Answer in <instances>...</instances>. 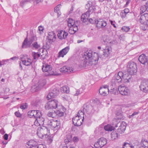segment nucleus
Returning a JSON list of instances; mask_svg holds the SVG:
<instances>
[{
  "label": "nucleus",
  "mask_w": 148,
  "mask_h": 148,
  "mask_svg": "<svg viewBox=\"0 0 148 148\" xmlns=\"http://www.w3.org/2000/svg\"><path fill=\"white\" fill-rule=\"evenodd\" d=\"M111 52V48L108 47H105L103 54L100 56L98 53L93 52L91 50H87L84 53L83 55V58H84V64L85 66H92L93 65H95L98 63L99 59L101 60L106 59Z\"/></svg>",
  "instance_id": "nucleus-1"
},
{
  "label": "nucleus",
  "mask_w": 148,
  "mask_h": 148,
  "mask_svg": "<svg viewBox=\"0 0 148 148\" xmlns=\"http://www.w3.org/2000/svg\"><path fill=\"white\" fill-rule=\"evenodd\" d=\"M28 34H27L26 37L25 39L23 42L22 46H31V45L32 43V46H40V45L38 44L36 42L37 38L34 36H29V38H28Z\"/></svg>",
  "instance_id": "nucleus-2"
},
{
  "label": "nucleus",
  "mask_w": 148,
  "mask_h": 148,
  "mask_svg": "<svg viewBox=\"0 0 148 148\" xmlns=\"http://www.w3.org/2000/svg\"><path fill=\"white\" fill-rule=\"evenodd\" d=\"M84 114V112L82 111H79L77 113V114L75 117H74L72 119L73 123L74 125L76 126H80L82 124L84 119V116L83 117V119H82L81 115Z\"/></svg>",
  "instance_id": "nucleus-3"
},
{
  "label": "nucleus",
  "mask_w": 148,
  "mask_h": 148,
  "mask_svg": "<svg viewBox=\"0 0 148 148\" xmlns=\"http://www.w3.org/2000/svg\"><path fill=\"white\" fill-rule=\"evenodd\" d=\"M128 72L131 75H135L137 72V65L134 62H128L127 66Z\"/></svg>",
  "instance_id": "nucleus-4"
},
{
  "label": "nucleus",
  "mask_w": 148,
  "mask_h": 148,
  "mask_svg": "<svg viewBox=\"0 0 148 148\" xmlns=\"http://www.w3.org/2000/svg\"><path fill=\"white\" fill-rule=\"evenodd\" d=\"M139 21L141 23L144 25L143 30L148 29V13H145L140 15Z\"/></svg>",
  "instance_id": "nucleus-5"
},
{
  "label": "nucleus",
  "mask_w": 148,
  "mask_h": 148,
  "mask_svg": "<svg viewBox=\"0 0 148 148\" xmlns=\"http://www.w3.org/2000/svg\"><path fill=\"white\" fill-rule=\"evenodd\" d=\"M48 131L49 130L46 127H39L37 129V134L40 138H42L47 134Z\"/></svg>",
  "instance_id": "nucleus-6"
},
{
  "label": "nucleus",
  "mask_w": 148,
  "mask_h": 148,
  "mask_svg": "<svg viewBox=\"0 0 148 148\" xmlns=\"http://www.w3.org/2000/svg\"><path fill=\"white\" fill-rule=\"evenodd\" d=\"M51 66L46 63L43 64L42 67V70L43 72L47 73L46 76L54 75V72L52 70Z\"/></svg>",
  "instance_id": "nucleus-7"
},
{
  "label": "nucleus",
  "mask_w": 148,
  "mask_h": 148,
  "mask_svg": "<svg viewBox=\"0 0 148 148\" xmlns=\"http://www.w3.org/2000/svg\"><path fill=\"white\" fill-rule=\"evenodd\" d=\"M121 73V76H120L121 77V82L126 83H128L130 82L131 77V75H130L129 73H123L122 71H119L118 73Z\"/></svg>",
  "instance_id": "nucleus-8"
},
{
  "label": "nucleus",
  "mask_w": 148,
  "mask_h": 148,
  "mask_svg": "<svg viewBox=\"0 0 148 148\" xmlns=\"http://www.w3.org/2000/svg\"><path fill=\"white\" fill-rule=\"evenodd\" d=\"M107 143V140L105 138L101 137L95 143L94 146L96 148H101Z\"/></svg>",
  "instance_id": "nucleus-9"
},
{
  "label": "nucleus",
  "mask_w": 148,
  "mask_h": 148,
  "mask_svg": "<svg viewBox=\"0 0 148 148\" xmlns=\"http://www.w3.org/2000/svg\"><path fill=\"white\" fill-rule=\"evenodd\" d=\"M95 3L91 1H88L87 3L85 6L86 9H88V11L90 12L91 14L95 10Z\"/></svg>",
  "instance_id": "nucleus-10"
},
{
  "label": "nucleus",
  "mask_w": 148,
  "mask_h": 148,
  "mask_svg": "<svg viewBox=\"0 0 148 148\" xmlns=\"http://www.w3.org/2000/svg\"><path fill=\"white\" fill-rule=\"evenodd\" d=\"M49 124L51 126V128L54 130H58L60 127V123L59 121H50Z\"/></svg>",
  "instance_id": "nucleus-11"
},
{
  "label": "nucleus",
  "mask_w": 148,
  "mask_h": 148,
  "mask_svg": "<svg viewBox=\"0 0 148 148\" xmlns=\"http://www.w3.org/2000/svg\"><path fill=\"white\" fill-rule=\"evenodd\" d=\"M121 73L115 74L114 77L112 79L111 82L112 85H115L121 83V77L120 76H121Z\"/></svg>",
  "instance_id": "nucleus-12"
},
{
  "label": "nucleus",
  "mask_w": 148,
  "mask_h": 148,
  "mask_svg": "<svg viewBox=\"0 0 148 148\" xmlns=\"http://www.w3.org/2000/svg\"><path fill=\"white\" fill-rule=\"evenodd\" d=\"M139 87L141 90L145 92H148V80H143Z\"/></svg>",
  "instance_id": "nucleus-13"
},
{
  "label": "nucleus",
  "mask_w": 148,
  "mask_h": 148,
  "mask_svg": "<svg viewBox=\"0 0 148 148\" xmlns=\"http://www.w3.org/2000/svg\"><path fill=\"white\" fill-rule=\"evenodd\" d=\"M118 90L120 94L123 95H128L130 93V91L128 88L121 85L118 87Z\"/></svg>",
  "instance_id": "nucleus-14"
},
{
  "label": "nucleus",
  "mask_w": 148,
  "mask_h": 148,
  "mask_svg": "<svg viewBox=\"0 0 148 148\" xmlns=\"http://www.w3.org/2000/svg\"><path fill=\"white\" fill-rule=\"evenodd\" d=\"M48 36H47V40L46 43L47 45H49V44H48L47 42H48L49 44H51L55 41L56 39V35L55 33L52 31L49 32L48 34Z\"/></svg>",
  "instance_id": "nucleus-15"
},
{
  "label": "nucleus",
  "mask_w": 148,
  "mask_h": 148,
  "mask_svg": "<svg viewBox=\"0 0 148 148\" xmlns=\"http://www.w3.org/2000/svg\"><path fill=\"white\" fill-rule=\"evenodd\" d=\"M114 122L112 124V126L108 124L105 125L104 127V129L106 131H111L114 129V127H116L118 126V123L116 119L114 120Z\"/></svg>",
  "instance_id": "nucleus-16"
},
{
  "label": "nucleus",
  "mask_w": 148,
  "mask_h": 148,
  "mask_svg": "<svg viewBox=\"0 0 148 148\" xmlns=\"http://www.w3.org/2000/svg\"><path fill=\"white\" fill-rule=\"evenodd\" d=\"M59 91L56 88H54L51 92H49L47 96L48 100L52 99L55 98L59 94Z\"/></svg>",
  "instance_id": "nucleus-17"
},
{
  "label": "nucleus",
  "mask_w": 148,
  "mask_h": 148,
  "mask_svg": "<svg viewBox=\"0 0 148 148\" xmlns=\"http://www.w3.org/2000/svg\"><path fill=\"white\" fill-rule=\"evenodd\" d=\"M109 91L108 86L106 85L100 87L99 92L100 95L105 96L108 94Z\"/></svg>",
  "instance_id": "nucleus-18"
},
{
  "label": "nucleus",
  "mask_w": 148,
  "mask_h": 148,
  "mask_svg": "<svg viewBox=\"0 0 148 148\" xmlns=\"http://www.w3.org/2000/svg\"><path fill=\"white\" fill-rule=\"evenodd\" d=\"M97 27L98 28H102L106 26L107 22L101 19H99L97 20L96 23Z\"/></svg>",
  "instance_id": "nucleus-19"
},
{
  "label": "nucleus",
  "mask_w": 148,
  "mask_h": 148,
  "mask_svg": "<svg viewBox=\"0 0 148 148\" xmlns=\"http://www.w3.org/2000/svg\"><path fill=\"white\" fill-rule=\"evenodd\" d=\"M138 60L142 64L147 65V63H148V57L145 54H142L139 56Z\"/></svg>",
  "instance_id": "nucleus-20"
},
{
  "label": "nucleus",
  "mask_w": 148,
  "mask_h": 148,
  "mask_svg": "<svg viewBox=\"0 0 148 148\" xmlns=\"http://www.w3.org/2000/svg\"><path fill=\"white\" fill-rule=\"evenodd\" d=\"M68 35L67 32L65 31L60 30L58 32V36L59 39L63 40L65 39Z\"/></svg>",
  "instance_id": "nucleus-21"
},
{
  "label": "nucleus",
  "mask_w": 148,
  "mask_h": 148,
  "mask_svg": "<svg viewBox=\"0 0 148 148\" xmlns=\"http://www.w3.org/2000/svg\"><path fill=\"white\" fill-rule=\"evenodd\" d=\"M141 146L138 145L131 146V148H148V142L147 141H141L140 142Z\"/></svg>",
  "instance_id": "nucleus-22"
},
{
  "label": "nucleus",
  "mask_w": 148,
  "mask_h": 148,
  "mask_svg": "<svg viewBox=\"0 0 148 148\" xmlns=\"http://www.w3.org/2000/svg\"><path fill=\"white\" fill-rule=\"evenodd\" d=\"M25 56H23L21 57V60L23 64L26 66L30 65L32 63V60L30 59H25Z\"/></svg>",
  "instance_id": "nucleus-23"
},
{
  "label": "nucleus",
  "mask_w": 148,
  "mask_h": 148,
  "mask_svg": "<svg viewBox=\"0 0 148 148\" xmlns=\"http://www.w3.org/2000/svg\"><path fill=\"white\" fill-rule=\"evenodd\" d=\"M126 128V125L125 122L121 123L119 127L117 129V132L120 134L124 133Z\"/></svg>",
  "instance_id": "nucleus-24"
},
{
  "label": "nucleus",
  "mask_w": 148,
  "mask_h": 148,
  "mask_svg": "<svg viewBox=\"0 0 148 148\" xmlns=\"http://www.w3.org/2000/svg\"><path fill=\"white\" fill-rule=\"evenodd\" d=\"M60 71L62 73H69L73 71V70L71 68L67 66H64L62 68H61L60 69Z\"/></svg>",
  "instance_id": "nucleus-25"
},
{
  "label": "nucleus",
  "mask_w": 148,
  "mask_h": 148,
  "mask_svg": "<svg viewBox=\"0 0 148 148\" xmlns=\"http://www.w3.org/2000/svg\"><path fill=\"white\" fill-rule=\"evenodd\" d=\"M90 13V12L87 11L82 15L81 19L83 22H85L88 20V18L89 17Z\"/></svg>",
  "instance_id": "nucleus-26"
},
{
  "label": "nucleus",
  "mask_w": 148,
  "mask_h": 148,
  "mask_svg": "<svg viewBox=\"0 0 148 148\" xmlns=\"http://www.w3.org/2000/svg\"><path fill=\"white\" fill-rule=\"evenodd\" d=\"M92 109V106L90 105L85 104L83 105V110L84 112H86L88 114H89L91 112Z\"/></svg>",
  "instance_id": "nucleus-27"
},
{
  "label": "nucleus",
  "mask_w": 148,
  "mask_h": 148,
  "mask_svg": "<svg viewBox=\"0 0 148 148\" xmlns=\"http://www.w3.org/2000/svg\"><path fill=\"white\" fill-rule=\"evenodd\" d=\"M69 49V47H66L59 52V56L60 57H63L67 53Z\"/></svg>",
  "instance_id": "nucleus-28"
},
{
  "label": "nucleus",
  "mask_w": 148,
  "mask_h": 148,
  "mask_svg": "<svg viewBox=\"0 0 148 148\" xmlns=\"http://www.w3.org/2000/svg\"><path fill=\"white\" fill-rule=\"evenodd\" d=\"M70 27V29L69 30V32L71 34H74L78 30V27L75 24Z\"/></svg>",
  "instance_id": "nucleus-29"
},
{
  "label": "nucleus",
  "mask_w": 148,
  "mask_h": 148,
  "mask_svg": "<svg viewBox=\"0 0 148 148\" xmlns=\"http://www.w3.org/2000/svg\"><path fill=\"white\" fill-rule=\"evenodd\" d=\"M102 40L104 42V45H107L108 43H111L110 37L107 36H103L102 38Z\"/></svg>",
  "instance_id": "nucleus-30"
},
{
  "label": "nucleus",
  "mask_w": 148,
  "mask_h": 148,
  "mask_svg": "<svg viewBox=\"0 0 148 148\" xmlns=\"http://www.w3.org/2000/svg\"><path fill=\"white\" fill-rule=\"evenodd\" d=\"M46 81L45 80H40L38 82V86L36 87V90L38 89V87L40 88V89L41 88L44 86L46 84Z\"/></svg>",
  "instance_id": "nucleus-31"
},
{
  "label": "nucleus",
  "mask_w": 148,
  "mask_h": 148,
  "mask_svg": "<svg viewBox=\"0 0 148 148\" xmlns=\"http://www.w3.org/2000/svg\"><path fill=\"white\" fill-rule=\"evenodd\" d=\"M61 92L62 93H68L69 92V88L67 86H63L60 88Z\"/></svg>",
  "instance_id": "nucleus-32"
},
{
  "label": "nucleus",
  "mask_w": 148,
  "mask_h": 148,
  "mask_svg": "<svg viewBox=\"0 0 148 148\" xmlns=\"http://www.w3.org/2000/svg\"><path fill=\"white\" fill-rule=\"evenodd\" d=\"M120 134L117 132H112L111 134L112 138L113 140L116 139L119 136Z\"/></svg>",
  "instance_id": "nucleus-33"
},
{
  "label": "nucleus",
  "mask_w": 148,
  "mask_h": 148,
  "mask_svg": "<svg viewBox=\"0 0 148 148\" xmlns=\"http://www.w3.org/2000/svg\"><path fill=\"white\" fill-rule=\"evenodd\" d=\"M40 54L38 53L32 52V55L34 62L36 61L38 59V58L40 57Z\"/></svg>",
  "instance_id": "nucleus-34"
},
{
  "label": "nucleus",
  "mask_w": 148,
  "mask_h": 148,
  "mask_svg": "<svg viewBox=\"0 0 148 148\" xmlns=\"http://www.w3.org/2000/svg\"><path fill=\"white\" fill-rule=\"evenodd\" d=\"M51 103L53 106L54 107V109H56L58 107V101L55 99L51 100L49 101Z\"/></svg>",
  "instance_id": "nucleus-35"
},
{
  "label": "nucleus",
  "mask_w": 148,
  "mask_h": 148,
  "mask_svg": "<svg viewBox=\"0 0 148 148\" xmlns=\"http://www.w3.org/2000/svg\"><path fill=\"white\" fill-rule=\"evenodd\" d=\"M54 107L52 106L50 101L47 103L45 106V108L46 110L54 109Z\"/></svg>",
  "instance_id": "nucleus-36"
},
{
  "label": "nucleus",
  "mask_w": 148,
  "mask_h": 148,
  "mask_svg": "<svg viewBox=\"0 0 148 148\" xmlns=\"http://www.w3.org/2000/svg\"><path fill=\"white\" fill-rule=\"evenodd\" d=\"M27 144L29 145L32 146V147H34L36 146L37 145V143L34 140H30L27 143Z\"/></svg>",
  "instance_id": "nucleus-37"
},
{
  "label": "nucleus",
  "mask_w": 148,
  "mask_h": 148,
  "mask_svg": "<svg viewBox=\"0 0 148 148\" xmlns=\"http://www.w3.org/2000/svg\"><path fill=\"white\" fill-rule=\"evenodd\" d=\"M75 24V21L72 18H69L68 21V25L69 27H71L73 26Z\"/></svg>",
  "instance_id": "nucleus-38"
},
{
  "label": "nucleus",
  "mask_w": 148,
  "mask_h": 148,
  "mask_svg": "<svg viewBox=\"0 0 148 148\" xmlns=\"http://www.w3.org/2000/svg\"><path fill=\"white\" fill-rule=\"evenodd\" d=\"M47 116L49 117L55 118L56 117V111L54 112H49L47 114Z\"/></svg>",
  "instance_id": "nucleus-39"
},
{
  "label": "nucleus",
  "mask_w": 148,
  "mask_h": 148,
  "mask_svg": "<svg viewBox=\"0 0 148 148\" xmlns=\"http://www.w3.org/2000/svg\"><path fill=\"white\" fill-rule=\"evenodd\" d=\"M36 120L38 121L39 124L40 125H43L44 123L45 119L42 116L38 117L36 119Z\"/></svg>",
  "instance_id": "nucleus-40"
},
{
  "label": "nucleus",
  "mask_w": 148,
  "mask_h": 148,
  "mask_svg": "<svg viewBox=\"0 0 148 148\" xmlns=\"http://www.w3.org/2000/svg\"><path fill=\"white\" fill-rule=\"evenodd\" d=\"M36 110H31L29 111L28 112V114L29 116H30V117H34L35 116L36 114Z\"/></svg>",
  "instance_id": "nucleus-41"
},
{
  "label": "nucleus",
  "mask_w": 148,
  "mask_h": 148,
  "mask_svg": "<svg viewBox=\"0 0 148 148\" xmlns=\"http://www.w3.org/2000/svg\"><path fill=\"white\" fill-rule=\"evenodd\" d=\"M147 8L144 5L142 6L141 7L140 10V13L141 14L145 12L146 10H147Z\"/></svg>",
  "instance_id": "nucleus-42"
},
{
  "label": "nucleus",
  "mask_w": 148,
  "mask_h": 148,
  "mask_svg": "<svg viewBox=\"0 0 148 148\" xmlns=\"http://www.w3.org/2000/svg\"><path fill=\"white\" fill-rule=\"evenodd\" d=\"M36 114L34 116V118L35 119L38 118V117H41L42 116V114H41V112L40 111L38 110L36 111Z\"/></svg>",
  "instance_id": "nucleus-43"
},
{
  "label": "nucleus",
  "mask_w": 148,
  "mask_h": 148,
  "mask_svg": "<svg viewBox=\"0 0 148 148\" xmlns=\"http://www.w3.org/2000/svg\"><path fill=\"white\" fill-rule=\"evenodd\" d=\"M56 116H57L58 117H61L64 115V112L60 111V110L56 111Z\"/></svg>",
  "instance_id": "nucleus-44"
},
{
  "label": "nucleus",
  "mask_w": 148,
  "mask_h": 148,
  "mask_svg": "<svg viewBox=\"0 0 148 148\" xmlns=\"http://www.w3.org/2000/svg\"><path fill=\"white\" fill-rule=\"evenodd\" d=\"M64 143L66 145V147H67V145H71L72 143H73L71 141H69L68 139L66 138L64 140Z\"/></svg>",
  "instance_id": "nucleus-45"
},
{
  "label": "nucleus",
  "mask_w": 148,
  "mask_h": 148,
  "mask_svg": "<svg viewBox=\"0 0 148 148\" xmlns=\"http://www.w3.org/2000/svg\"><path fill=\"white\" fill-rule=\"evenodd\" d=\"M89 21L92 24H96L97 20L95 18H90L89 20Z\"/></svg>",
  "instance_id": "nucleus-46"
},
{
  "label": "nucleus",
  "mask_w": 148,
  "mask_h": 148,
  "mask_svg": "<svg viewBox=\"0 0 148 148\" xmlns=\"http://www.w3.org/2000/svg\"><path fill=\"white\" fill-rule=\"evenodd\" d=\"M66 138L69 141L72 142V135L71 134L69 133L66 135Z\"/></svg>",
  "instance_id": "nucleus-47"
},
{
  "label": "nucleus",
  "mask_w": 148,
  "mask_h": 148,
  "mask_svg": "<svg viewBox=\"0 0 148 148\" xmlns=\"http://www.w3.org/2000/svg\"><path fill=\"white\" fill-rule=\"evenodd\" d=\"M40 100L39 99L36 100L34 103H32V105L33 106H37V105H39L40 103Z\"/></svg>",
  "instance_id": "nucleus-48"
},
{
  "label": "nucleus",
  "mask_w": 148,
  "mask_h": 148,
  "mask_svg": "<svg viewBox=\"0 0 148 148\" xmlns=\"http://www.w3.org/2000/svg\"><path fill=\"white\" fill-rule=\"evenodd\" d=\"M130 28L129 27L123 26V27L121 28V29L125 32H127L129 31L130 30Z\"/></svg>",
  "instance_id": "nucleus-49"
},
{
  "label": "nucleus",
  "mask_w": 148,
  "mask_h": 148,
  "mask_svg": "<svg viewBox=\"0 0 148 148\" xmlns=\"http://www.w3.org/2000/svg\"><path fill=\"white\" fill-rule=\"evenodd\" d=\"M119 39L123 41L125 40V36L123 34H121L118 36Z\"/></svg>",
  "instance_id": "nucleus-50"
},
{
  "label": "nucleus",
  "mask_w": 148,
  "mask_h": 148,
  "mask_svg": "<svg viewBox=\"0 0 148 148\" xmlns=\"http://www.w3.org/2000/svg\"><path fill=\"white\" fill-rule=\"evenodd\" d=\"M27 104L26 103H25L24 105H22L20 106V108L23 110H24L25 108H27Z\"/></svg>",
  "instance_id": "nucleus-51"
},
{
  "label": "nucleus",
  "mask_w": 148,
  "mask_h": 148,
  "mask_svg": "<svg viewBox=\"0 0 148 148\" xmlns=\"http://www.w3.org/2000/svg\"><path fill=\"white\" fill-rule=\"evenodd\" d=\"M79 140V139L78 137L76 136H75L73 138V141L74 143H76Z\"/></svg>",
  "instance_id": "nucleus-52"
},
{
  "label": "nucleus",
  "mask_w": 148,
  "mask_h": 148,
  "mask_svg": "<svg viewBox=\"0 0 148 148\" xmlns=\"http://www.w3.org/2000/svg\"><path fill=\"white\" fill-rule=\"evenodd\" d=\"M40 51L42 52L43 53H45V55L47 53L46 49L43 48L40 49Z\"/></svg>",
  "instance_id": "nucleus-53"
},
{
  "label": "nucleus",
  "mask_w": 148,
  "mask_h": 148,
  "mask_svg": "<svg viewBox=\"0 0 148 148\" xmlns=\"http://www.w3.org/2000/svg\"><path fill=\"white\" fill-rule=\"evenodd\" d=\"M28 2V0H22L20 3L21 5L23 7L24 5L26 4Z\"/></svg>",
  "instance_id": "nucleus-54"
},
{
  "label": "nucleus",
  "mask_w": 148,
  "mask_h": 148,
  "mask_svg": "<svg viewBox=\"0 0 148 148\" xmlns=\"http://www.w3.org/2000/svg\"><path fill=\"white\" fill-rule=\"evenodd\" d=\"M60 5H58L54 9V11L55 12H59V11L60 10L59 7Z\"/></svg>",
  "instance_id": "nucleus-55"
},
{
  "label": "nucleus",
  "mask_w": 148,
  "mask_h": 148,
  "mask_svg": "<svg viewBox=\"0 0 148 148\" xmlns=\"http://www.w3.org/2000/svg\"><path fill=\"white\" fill-rule=\"evenodd\" d=\"M126 14H125L122 10L121 11L120 13V15L122 18H125L126 16Z\"/></svg>",
  "instance_id": "nucleus-56"
},
{
  "label": "nucleus",
  "mask_w": 148,
  "mask_h": 148,
  "mask_svg": "<svg viewBox=\"0 0 148 148\" xmlns=\"http://www.w3.org/2000/svg\"><path fill=\"white\" fill-rule=\"evenodd\" d=\"M14 114L17 117H20L21 116V114L19 112H16Z\"/></svg>",
  "instance_id": "nucleus-57"
},
{
  "label": "nucleus",
  "mask_w": 148,
  "mask_h": 148,
  "mask_svg": "<svg viewBox=\"0 0 148 148\" xmlns=\"http://www.w3.org/2000/svg\"><path fill=\"white\" fill-rule=\"evenodd\" d=\"M122 11L126 15L130 12V10L128 8H125L124 10H122Z\"/></svg>",
  "instance_id": "nucleus-58"
},
{
  "label": "nucleus",
  "mask_w": 148,
  "mask_h": 148,
  "mask_svg": "<svg viewBox=\"0 0 148 148\" xmlns=\"http://www.w3.org/2000/svg\"><path fill=\"white\" fill-rule=\"evenodd\" d=\"M139 112H134L131 115H130L129 117L130 118H131V117H132L134 116V115H137L139 113Z\"/></svg>",
  "instance_id": "nucleus-59"
},
{
  "label": "nucleus",
  "mask_w": 148,
  "mask_h": 148,
  "mask_svg": "<svg viewBox=\"0 0 148 148\" xmlns=\"http://www.w3.org/2000/svg\"><path fill=\"white\" fill-rule=\"evenodd\" d=\"M110 22L111 24L112 25L114 28H116V26L115 25V22L114 21H112L110 20Z\"/></svg>",
  "instance_id": "nucleus-60"
},
{
  "label": "nucleus",
  "mask_w": 148,
  "mask_h": 148,
  "mask_svg": "<svg viewBox=\"0 0 148 148\" xmlns=\"http://www.w3.org/2000/svg\"><path fill=\"white\" fill-rule=\"evenodd\" d=\"M36 119V120L34 122V125H36V126H39V125H40L39 124V123H38V121L37 120H36V119Z\"/></svg>",
  "instance_id": "nucleus-61"
},
{
  "label": "nucleus",
  "mask_w": 148,
  "mask_h": 148,
  "mask_svg": "<svg viewBox=\"0 0 148 148\" xmlns=\"http://www.w3.org/2000/svg\"><path fill=\"white\" fill-rule=\"evenodd\" d=\"M8 135L6 134H5L3 136V138L4 139L6 140H7L8 139Z\"/></svg>",
  "instance_id": "nucleus-62"
},
{
  "label": "nucleus",
  "mask_w": 148,
  "mask_h": 148,
  "mask_svg": "<svg viewBox=\"0 0 148 148\" xmlns=\"http://www.w3.org/2000/svg\"><path fill=\"white\" fill-rule=\"evenodd\" d=\"M126 145H127L129 146H130V145L129 143H125L123 145V148H124L126 146Z\"/></svg>",
  "instance_id": "nucleus-63"
},
{
  "label": "nucleus",
  "mask_w": 148,
  "mask_h": 148,
  "mask_svg": "<svg viewBox=\"0 0 148 148\" xmlns=\"http://www.w3.org/2000/svg\"><path fill=\"white\" fill-rule=\"evenodd\" d=\"M18 57L16 56H14L13 57L11 58H10V60H18Z\"/></svg>",
  "instance_id": "nucleus-64"
}]
</instances>
